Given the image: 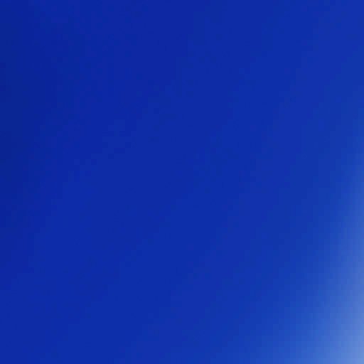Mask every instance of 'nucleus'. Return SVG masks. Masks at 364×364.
<instances>
[{
    "label": "nucleus",
    "instance_id": "nucleus-2",
    "mask_svg": "<svg viewBox=\"0 0 364 364\" xmlns=\"http://www.w3.org/2000/svg\"><path fill=\"white\" fill-rule=\"evenodd\" d=\"M0 341H76V338H46V306H41V335L38 338H0Z\"/></svg>",
    "mask_w": 364,
    "mask_h": 364
},
{
    "label": "nucleus",
    "instance_id": "nucleus-1",
    "mask_svg": "<svg viewBox=\"0 0 364 364\" xmlns=\"http://www.w3.org/2000/svg\"><path fill=\"white\" fill-rule=\"evenodd\" d=\"M0 347H39L41 364H46V347H76V343H0Z\"/></svg>",
    "mask_w": 364,
    "mask_h": 364
}]
</instances>
